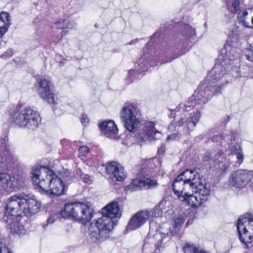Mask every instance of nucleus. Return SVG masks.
I'll list each match as a JSON object with an SVG mask.
<instances>
[{
  "label": "nucleus",
  "instance_id": "f257e3e1",
  "mask_svg": "<svg viewBox=\"0 0 253 253\" xmlns=\"http://www.w3.org/2000/svg\"><path fill=\"white\" fill-rule=\"evenodd\" d=\"M153 165L150 160H145L143 162L138 170L136 178L132 179L128 185V190H147L157 188V181L150 176L152 173Z\"/></svg>",
  "mask_w": 253,
  "mask_h": 253
},
{
  "label": "nucleus",
  "instance_id": "f03ea898",
  "mask_svg": "<svg viewBox=\"0 0 253 253\" xmlns=\"http://www.w3.org/2000/svg\"><path fill=\"white\" fill-rule=\"evenodd\" d=\"M93 211L89 203L75 202L65 204L60 214L63 218H73L84 224L91 219Z\"/></svg>",
  "mask_w": 253,
  "mask_h": 253
},
{
  "label": "nucleus",
  "instance_id": "7ed1b4c3",
  "mask_svg": "<svg viewBox=\"0 0 253 253\" xmlns=\"http://www.w3.org/2000/svg\"><path fill=\"white\" fill-rule=\"evenodd\" d=\"M235 49L230 44L226 43L224 45V47L221 49V53L223 56L222 61L220 63L216 62L213 67L210 74H209L206 80H208L211 83H213L215 86L220 85V90L221 87L225 84L227 83V81H220L225 75H226L228 66L227 65V60L228 59L232 60L231 56V50Z\"/></svg>",
  "mask_w": 253,
  "mask_h": 253
},
{
  "label": "nucleus",
  "instance_id": "20e7f679",
  "mask_svg": "<svg viewBox=\"0 0 253 253\" xmlns=\"http://www.w3.org/2000/svg\"><path fill=\"white\" fill-rule=\"evenodd\" d=\"M113 229V222L105 216L93 220L88 229V235L93 242H103L106 240Z\"/></svg>",
  "mask_w": 253,
  "mask_h": 253
},
{
  "label": "nucleus",
  "instance_id": "39448f33",
  "mask_svg": "<svg viewBox=\"0 0 253 253\" xmlns=\"http://www.w3.org/2000/svg\"><path fill=\"white\" fill-rule=\"evenodd\" d=\"M120 115L125 127L130 132L136 131L140 123V113L136 104L126 103Z\"/></svg>",
  "mask_w": 253,
  "mask_h": 253
},
{
  "label": "nucleus",
  "instance_id": "423d86ee",
  "mask_svg": "<svg viewBox=\"0 0 253 253\" xmlns=\"http://www.w3.org/2000/svg\"><path fill=\"white\" fill-rule=\"evenodd\" d=\"M237 229L240 241L248 246L253 240V218L251 214L241 216L237 223Z\"/></svg>",
  "mask_w": 253,
  "mask_h": 253
},
{
  "label": "nucleus",
  "instance_id": "0eeeda50",
  "mask_svg": "<svg viewBox=\"0 0 253 253\" xmlns=\"http://www.w3.org/2000/svg\"><path fill=\"white\" fill-rule=\"evenodd\" d=\"M17 203L19 207L17 208V217L36 213L39 211L41 206L40 203L28 195L17 196Z\"/></svg>",
  "mask_w": 253,
  "mask_h": 253
},
{
  "label": "nucleus",
  "instance_id": "6e6552de",
  "mask_svg": "<svg viewBox=\"0 0 253 253\" xmlns=\"http://www.w3.org/2000/svg\"><path fill=\"white\" fill-rule=\"evenodd\" d=\"M208 80H204L198 86L195 92L194 97L198 103H207L212 96L215 93L220 92V85L215 86Z\"/></svg>",
  "mask_w": 253,
  "mask_h": 253
},
{
  "label": "nucleus",
  "instance_id": "1a4fd4ad",
  "mask_svg": "<svg viewBox=\"0 0 253 253\" xmlns=\"http://www.w3.org/2000/svg\"><path fill=\"white\" fill-rule=\"evenodd\" d=\"M172 115V114L170 115L171 117L174 118L173 123H170L169 126V129L170 130L173 129L174 124H176L178 126H185L187 127V130L192 131L194 129L201 118V113L199 111H197L192 117L189 116L187 118L185 117V115L177 114L174 116Z\"/></svg>",
  "mask_w": 253,
  "mask_h": 253
},
{
  "label": "nucleus",
  "instance_id": "9d476101",
  "mask_svg": "<svg viewBox=\"0 0 253 253\" xmlns=\"http://www.w3.org/2000/svg\"><path fill=\"white\" fill-rule=\"evenodd\" d=\"M35 84L38 90L39 94L42 98L48 103H55L53 93V85L50 81L44 78H39Z\"/></svg>",
  "mask_w": 253,
  "mask_h": 253
},
{
  "label": "nucleus",
  "instance_id": "9b49d317",
  "mask_svg": "<svg viewBox=\"0 0 253 253\" xmlns=\"http://www.w3.org/2000/svg\"><path fill=\"white\" fill-rule=\"evenodd\" d=\"M253 171L247 169H239L232 173L230 181L237 188L244 187L253 178Z\"/></svg>",
  "mask_w": 253,
  "mask_h": 253
},
{
  "label": "nucleus",
  "instance_id": "f8f14e48",
  "mask_svg": "<svg viewBox=\"0 0 253 253\" xmlns=\"http://www.w3.org/2000/svg\"><path fill=\"white\" fill-rule=\"evenodd\" d=\"M31 173L33 183L36 186L35 189H37L39 187L41 190H44L42 187V180L44 181V176L42 174H45L47 177L51 176L52 174L54 175V172L52 170L46 167L41 166L34 167Z\"/></svg>",
  "mask_w": 253,
  "mask_h": 253
},
{
  "label": "nucleus",
  "instance_id": "ddd939ff",
  "mask_svg": "<svg viewBox=\"0 0 253 253\" xmlns=\"http://www.w3.org/2000/svg\"><path fill=\"white\" fill-rule=\"evenodd\" d=\"M151 212L148 210L141 211L136 213L129 220L127 229L135 230L142 226L150 216Z\"/></svg>",
  "mask_w": 253,
  "mask_h": 253
},
{
  "label": "nucleus",
  "instance_id": "4468645a",
  "mask_svg": "<svg viewBox=\"0 0 253 253\" xmlns=\"http://www.w3.org/2000/svg\"><path fill=\"white\" fill-rule=\"evenodd\" d=\"M106 170L107 172L111 175V178H115L116 180L121 181L126 176L124 168L116 162H112L107 164Z\"/></svg>",
  "mask_w": 253,
  "mask_h": 253
},
{
  "label": "nucleus",
  "instance_id": "2eb2a0df",
  "mask_svg": "<svg viewBox=\"0 0 253 253\" xmlns=\"http://www.w3.org/2000/svg\"><path fill=\"white\" fill-rule=\"evenodd\" d=\"M121 215V213L120 212L119 205L117 202L113 201L102 209V216H105L109 218L111 222H113V225H114V222L112 219L120 218Z\"/></svg>",
  "mask_w": 253,
  "mask_h": 253
},
{
  "label": "nucleus",
  "instance_id": "dca6fc26",
  "mask_svg": "<svg viewBox=\"0 0 253 253\" xmlns=\"http://www.w3.org/2000/svg\"><path fill=\"white\" fill-rule=\"evenodd\" d=\"M102 133L107 137L113 139L118 138V128L113 121H105L99 125Z\"/></svg>",
  "mask_w": 253,
  "mask_h": 253
},
{
  "label": "nucleus",
  "instance_id": "f3484780",
  "mask_svg": "<svg viewBox=\"0 0 253 253\" xmlns=\"http://www.w3.org/2000/svg\"><path fill=\"white\" fill-rule=\"evenodd\" d=\"M155 123L154 122H149L146 124L145 129L143 133L139 134L140 139L141 141H146L147 140H152L156 138V135H160V132L157 130L154 127Z\"/></svg>",
  "mask_w": 253,
  "mask_h": 253
},
{
  "label": "nucleus",
  "instance_id": "a211bd4d",
  "mask_svg": "<svg viewBox=\"0 0 253 253\" xmlns=\"http://www.w3.org/2000/svg\"><path fill=\"white\" fill-rule=\"evenodd\" d=\"M5 219L7 225V228L11 233H16V211L14 207H11L10 203L7 204L5 208Z\"/></svg>",
  "mask_w": 253,
  "mask_h": 253
},
{
  "label": "nucleus",
  "instance_id": "6ab92c4d",
  "mask_svg": "<svg viewBox=\"0 0 253 253\" xmlns=\"http://www.w3.org/2000/svg\"><path fill=\"white\" fill-rule=\"evenodd\" d=\"M27 116L29 120V129L35 130L39 126L41 121L40 114L38 111L31 107L27 108Z\"/></svg>",
  "mask_w": 253,
  "mask_h": 253
},
{
  "label": "nucleus",
  "instance_id": "aec40b11",
  "mask_svg": "<svg viewBox=\"0 0 253 253\" xmlns=\"http://www.w3.org/2000/svg\"><path fill=\"white\" fill-rule=\"evenodd\" d=\"M173 192L180 200L187 202L189 204L194 205L197 204L196 195H195V193H193V191H192V193L186 192L184 191H173Z\"/></svg>",
  "mask_w": 253,
  "mask_h": 253
},
{
  "label": "nucleus",
  "instance_id": "412c9836",
  "mask_svg": "<svg viewBox=\"0 0 253 253\" xmlns=\"http://www.w3.org/2000/svg\"><path fill=\"white\" fill-rule=\"evenodd\" d=\"M50 178L48 179L49 180L50 190H59L62 188V190H65L67 188L68 183L64 182L61 178L58 177L55 174H51Z\"/></svg>",
  "mask_w": 253,
  "mask_h": 253
},
{
  "label": "nucleus",
  "instance_id": "4be33fe9",
  "mask_svg": "<svg viewBox=\"0 0 253 253\" xmlns=\"http://www.w3.org/2000/svg\"><path fill=\"white\" fill-rule=\"evenodd\" d=\"M17 125L21 127L29 128L27 108L17 110Z\"/></svg>",
  "mask_w": 253,
  "mask_h": 253
},
{
  "label": "nucleus",
  "instance_id": "5701e85b",
  "mask_svg": "<svg viewBox=\"0 0 253 253\" xmlns=\"http://www.w3.org/2000/svg\"><path fill=\"white\" fill-rule=\"evenodd\" d=\"M184 178V184H189L190 188L198 189L197 182L196 181V175L194 171L191 169H186L183 172Z\"/></svg>",
  "mask_w": 253,
  "mask_h": 253
},
{
  "label": "nucleus",
  "instance_id": "b1692460",
  "mask_svg": "<svg viewBox=\"0 0 253 253\" xmlns=\"http://www.w3.org/2000/svg\"><path fill=\"white\" fill-rule=\"evenodd\" d=\"M10 16L6 12L0 13V38H1L7 31L9 25Z\"/></svg>",
  "mask_w": 253,
  "mask_h": 253
},
{
  "label": "nucleus",
  "instance_id": "393cba45",
  "mask_svg": "<svg viewBox=\"0 0 253 253\" xmlns=\"http://www.w3.org/2000/svg\"><path fill=\"white\" fill-rule=\"evenodd\" d=\"M186 217V215L184 213L175 216L174 217L173 224L172 225L173 229L171 230L170 232L171 235H174L179 231L185 221Z\"/></svg>",
  "mask_w": 253,
  "mask_h": 253
},
{
  "label": "nucleus",
  "instance_id": "a878e982",
  "mask_svg": "<svg viewBox=\"0 0 253 253\" xmlns=\"http://www.w3.org/2000/svg\"><path fill=\"white\" fill-rule=\"evenodd\" d=\"M8 137L5 136L3 139L0 140V170L5 168L4 161H6V159H4L5 155V151L6 150L7 141Z\"/></svg>",
  "mask_w": 253,
  "mask_h": 253
},
{
  "label": "nucleus",
  "instance_id": "bb28decb",
  "mask_svg": "<svg viewBox=\"0 0 253 253\" xmlns=\"http://www.w3.org/2000/svg\"><path fill=\"white\" fill-rule=\"evenodd\" d=\"M230 151L232 155L237 157V163L240 165L244 160V155L241 146L239 143H236L230 147Z\"/></svg>",
  "mask_w": 253,
  "mask_h": 253
},
{
  "label": "nucleus",
  "instance_id": "cd10ccee",
  "mask_svg": "<svg viewBox=\"0 0 253 253\" xmlns=\"http://www.w3.org/2000/svg\"><path fill=\"white\" fill-rule=\"evenodd\" d=\"M181 29H183L182 31V34L183 36L186 37L190 41H191L195 38V30L189 25H183L181 27Z\"/></svg>",
  "mask_w": 253,
  "mask_h": 253
},
{
  "label": "nucleus",
  "instance_id": "c85d7f7f",
  "mask_svg": "<svg viewBox=\"0 0 253 253\" xmlns=\"http://www.w3.org/2000/svg\"><path fill=\"white\" fill-rule=\"evenodd\" d=\"M26 167L19 164L17 165V181H21V183L24 182L27 176L25 172Z\"/></svg>",
  "mask_w": 253,
  "mask_h": 253
},
{
  "label": "nucleus",
  "instance_id": "c756f323",
  "mask_svg": "<svg viewBox=\"0 0 253 253\" xmlns=\"http://www.w3.org/2000/svg\"><path fill=\"white\" fill-rule=\"evenodd\" d=\"M240 0H231L227 4L228 10L232 13H237L240 9Z\"/></svg>",
  "mask_w": 253,
  "mask_h": 253
},
{
  "label": "nucleus",
  "instance_id": "7c9ffc66",
  "mask_svg": "<svg viewBox=\"0 0 253 253\" xmlns=\"http://www.w3.org/2000/svg\"><path fill=\"white\" fill-rule=\"evenodd\" d=\"M167 234L163 233L162 234L160 232H156L153 238L156 240V242L155 243V246L156 247L155 252L157 253V251L159 252L160 251L159 249L160 246L161 245L162 242V239H164L166 237Z\"/></svg>",
  "mask_w": 253,
  "mask_h": 253
},
{
  "label": "nucleus",
  "instance_id": "2f4dec72",
  "mask_svg": "<svg viewBox=\"0 0 253 253\" xmlns=\"http://www.w3.org/2000/svg\"><path fill=\"white\" fill-rule=\"evenodd\" d=\"M248 12L244 10L243 12H240L238 13V20L240 24H242L247 28H252V26L250 25L249 23L247 20V16Z\"/></svg>",
  "mask_w": 253,
  "mask_h": 253
},
{
  "label": "nucleus",
  "instance_id": "473e14b6",
  "mask_svg": "<svg viewBox=\"0 0 253 253\" xmlns=\"http://www.w3.org/2000/svg\"><path fill=\"white\" fill-rule=\"evenodd\" d=\"M183 250L184 253H206L197 248L195 245L190 244H186Z\"/></svg>",
  "mask_w": 253,
  "mask_h": 253
},
{
  "label": "nucleus",
  "instance_id": "72a5a7b5",
  "mask_svg": "<svg viewBox=\"0 0 253 253\" xmlns=\"http://www.w3.org/2000/svg\"><path fill=\"white\" fill-rule=\"evenodd\" d=\"M194 97H190L187 104L180 103L179 105V107L183 109L184 111H189L191 109L192 107L194 106V104H196V102L194 100Z\"/></svg>",
  "mask_w": 253,
  "mask_h": 253
},
{
  "label": "nucleus",
  "instance_id": "f704fd0d",
  "mask_svg": "<svg viewBox=\"0 0 253 253\" xmlns=\"http://www.w3.org/2000/svg\"><path fill=\"white\" fill-rule=\"evenodd\" d=\"M42 193L51 198H56L65 194V191H42Z\"/></svg>",
  "mask_w": 253,
  "mask_h": 253
},
{
  "label": "nucleus",
  "instance_id": "c9c22d12",
  "mask_svg": "<svg viewBox=\"0 0 253 253\" xmlns=\"http://www.w3.org/2000/svg\"><path fill=\"white\" fill-rule=\"evenodd\" d=\"M12 181V177L8 173L2 172V169L0 170V182L9 184Z\"/></svg>",
  "mask_w": 253,
  "mask_h": 253
},
{
  "label": "nucleus",
  "instance_id": "e433bc0d",
  "mask_svg": "<svg viewBox=\"0 0 253 253\" xmlns=\"http://www.w3.org/2000/svg\"><path fill=\"white\" fill-rule=\"evenodd\" d=\"M77 173L83 179L84 182L90 184L92 182V177L88 174H85L83 173L81 169H77Z\"/></svg>",
  "mask_w": 253,
  "mask_h": 253
},
{
  "label": "nucleus",
  "instance_id": "4c0bfd02",
  "mask_svg": "<svg viewBox=\"0 0 253 253\" xmlns=\"http://www.w3.org/2000/svg\"><path fill=\"white\" fill-rule=\"evenodd\" d=\"M242 26L236 25L234 29L233 30V35L237 37H240L241 35H244L245 31L246 30L245 26H244L242 24H241Z\"/></svg>",
  "mask_w": 253,
  "mask_h": 253
},
{
  "label": "nucleus",
  "instance_id": "58836bf2",
  "mask_svg": "<svg viewBox=\"0 0 253 253\" xmlns=\"http://www.w3.org/2000/svg\"><path fill=\"white\" fill-rule=\"evenodd\" d=\"M167 202L166 201L162 200L159 203V205L156 206L154 209L155 210L159 211H158V215H159V213L161 211V212H166L168 210L166 209V205H167Z\"/></svg>",
  "mask_w": 253,
  "mask_h": 253
},
{
  "label": "nucleus",
  "instance_id": "ea45409f",
  "mask_svg": "<svg viewBox=\"0 0 253 253\" xmlns=\"http://www.w3.org/2000/svg\"><path fill=\"white\" fill-rule=\"evenodd\" d=\"M214 152L213 151H210L205 153L203 157V161L205 162H209L211 161L213 162V159L215 157H213ZM215 159H216L215 158Z\"/></svg>",
  "mask_w": 253,
  "mask_h": 253
},
{
  "label": "nucleus",
  "instance_id": "a19ab883",
  "mask_svg": "<svg viewBox=\"0 0 253 253\" xmlns=\"http://www.w3.org/2000/svg\"><path fill=\"white\" fill-rule=\"evenodd\" d=\"M64 182L67 183L66 181H71L73 178V175L69 170H64L61 173Z\"/></svg>",
  "mask_w": 253,
  "mask_h": 253
},
{
  "label": "nucleus",
  "instance_id": "79ce46f5",
  "mask_svg": "<svg viewBox=\"0 0 253 253\" xmlns=\"http://www.w3.org/2000/svg\"><path fill=\"white\" fill-rule=\"evenodd\" d=\"M89 149L86 146H81L79 149V157H85L86 155L88 153Z\"/></svg>",
  "mask_w": 253,
  "mask_h": 253
},
{
  "label": "nucleus",
  "instance_id": "37998d69",
  "mask_svg": "<svg viewBox=\"0 0 253 253\" xmlns=\"http://www.w3.org/2000/svg\"><path fill=\"white\" fill-rule=\"evenodd\" d=\"M65 20H61L55 22L52 26L53 29H62L65 28Z\"/></svg>",
  "mask_w": 253,
  "mask_h": 253
},
{
  "label": "nucleus",
  "instance_id": "c03bdc74",
  "mask_svg": "<svg viewBox=\"0 0 253 253\" xmlns=\"http://www.w3.org/2000/svg\"><path fill=\"white\" fill-rule=\"evenodd\" d=\"M214 152V155L213 157L216 158V159H213V161H218V162H222L224 159L223 157V152L221 150H218L217 152L216 151H213Z\"/></svg>",
  "mask_w": 253,
  "mask_h": 253
},
{
  "label": "nucleus",
  "instance_id": "a18cd8bd",
  "mask_svg": "<svg viewBox=\"0 0 253 253\" xmlns=\"http://www.w3.org/2000/svg\"><path fill=\"white\" fill-rule=\"evenodd\" d=\"M226 137H227L226 134L223 133H219L212 136L211 138V140L212 142H217L224 139Z\"/></svg>",
  "mask_w": 253,
  "mask_h": 253
},
{
  "label": "nucleus",
  "instance_id": "49530a36",
  "mask_svg": "<svg viewBox=\"0 0 253 253\" xmlns=\"http://www.w3.org/2000/svg\"><path fill=\"white\" fill-rule=\"evenodd\" d=\"M184 182V178L183 174V172L178 175L174 179V181L172 185V190H175L176 187V184L180 182Z\"/></svg>",
  "mask_w": 253,
  "mask_h": 253
},
{
  "label": "nucleus",
  "instance_id": "de8ad7c7",
  "mask_svg": "<svg viewBox=\"0 0 253 253\" xmlns=\"http://www.w3.org/2000/svg\"><path fill=\"white\" fill-rule=\"evenodd\" d=\"M245 56L250 61L253 62V50L251 48L246 49L245 52Z\"/></svg>",
  "mask_w": 253,
  "mask_h": 253
},
{
  "label": "nucleus",
  "instance_id": "09e8293b",
  "mask_svg": "<svg viewBox=\"0 0 253 253\" xmlns=\"http://www.w3.org/2000/svg\"><path fill=\"white\" fill-rule=\"evenodd\" d=\"M0 253H12V251L4 244L0 242Z\"/></svg>",
  "mask_w": 253,
  "mask_h": 253
},
{
  "label": "nucleus",
  "instance_id": "8fccbe9b",
  "mask_svg": "<svg viewBox=\"0 0 253 253\" xmlns=\"http://www.w3.org/2000/svg\"><path fill=\"white\" fill-rule=\"evenodd\" d=\"M17 227L18 228V229L17 230V234H19V235H23L26 234V230L23 225H19L18 226H17Z\"/></svg>",
  "mask_w": 253,
  "mask_h": 253
},
{
  "label": "nucleus",
  "instance_id": "3c124183",
  "mask_svg": "<svg viewBox=\"0 0 253 253\" xmlns=\"http://www.w3.org/2000/svg\"><path fill=\"white\" fill-rule=\"evenodd\" d=\"M13 54V51L11 50V49H10L7 50L6 52H4L3 54L0 55V57L6 59L7 57H11Z\"/></svg>",
  "mask_w": 253,
  "mask_h": 253
},
{
  "label": "nucleus",
  "instance_id": "603ef678",
  "mask_svg": "<svg viewBox=\"0 0 253 253\" xmlns=\"http://www.w3.org/2000/svg\"><path fill=\"white\" fill-rule=\"evenodd\" d=\"M210 194V192L208 193H203L201 194L199 198V201L201 204L206 202L208 200V196Z\"/></svg>",
  "mask_w": 253,
  "mask_h": 253
},
{
  "label": "nucleus",
  "instance_id": "864d4df0",
  "mask_svg": "<svg viewBox=\"0 0 253 253\" xmlns=\"http://www.w3.org/2000/svg\"><path fill=\"white\" fill-rule=\"evenodd\" d=\"M65 23H66L65 28L68 29L73 28L76 25V24L74 22H71L68 20H65Z\"/></svg>",
  "mask_w": 253,
  "mask_h": 253
},
{
  "label": "nucleus",
  "instance_id": "5fc2aeb1",
  "mask_svg": "<svg viewBox=\"0 0 253 253\" xmlns=\"http://www.w3.org/2000/svg\"><path fill=\"white\" fill-rule=\"evenodd\" d=\"M210 191H195V195H196V200H197V204H201V203L199 201L200 196L201 194L203 193H208Z\"/></svg>",
  "mask_w": 253,
  "mask_h": 253
},
{
  "label": "nucleus",
  "instance_id": "6e6d98bb",
  "mask_svg": "<svg viewBox=\"0 0 253 253\" xmlns=\"http://www.w3.org/2000/svg\"><path fill=\"white\" fill-rule=\"evenodd\" d=\"M88 121L89 119L86 115L84 114L82 116L81 122L83 125L85 126L86 124L88 123Z\"/></svg>",
  "mask_w": 253,
  "mask_h": 253
},
{
  "label": "nucleus",
  "instance_id": "4d7b16f0",
  "mask_svg": "<svg viewBox=\"0 0 253 253\" xmlns=\"http://www.w3.org/2000/svg\"><path fill=\"white\" fill-rule=\"evenodd\" d=\"M223 168L222 169L221 171V175H224L225 174V173L227 172L228 170V166H226L225 164L223 165Z\"/></svg>",
  "mask_w": 253,
  "mask_h": 253
},
{
  "label": "nucleus",
  "instance_id": "13d9d810",
  "mask_svg": "<svg viewBox=\"0 0 253 253\" xmlns=\"http://www.w3.org/2000/svg\"><path fill=\"white\" fill-rule=\"evenodd\" d=\"M135 75V76L138 75V73L135 72L134 70H131L128 72V77L131 80V76Z\"/></svg>",
  "mask_w": 253,
  "mask_h": 253
},
{
  "label": "nucleus",
  "instance_id": "bf43d9fd",
  "mask_svg": "<svg viewBox=\"0 0 253 253\" xmlns=\"http://www.w3.org/2000/svg\"><path fill=\"white\" fill-rule=\"evenodd\" d=\"M178 134H179L178 133H173L171 135H169L167 137V140L174 139L178 136Z\"/></svg>",
  "mask_w": 253,
  "mask_h": 253
},
{
  "label": "nucleus",
  "instance_id": "052dcab7",
  "mask_svg": "<svg viewBox=\"0 0 253 253\" xmlns=\"http://www.w3.org/2000/svg\"><path fill=\"white\" fill-rule=\"evenodd\" d=\"M54 222V220L51 217H49L47 219V223L46 224V226H47L48 224H52Z\"/></svg>",
  "mask_w": 253,
  "mask_h": 253
},
{
  "label": "nucleus",
  "instance_id": "680f3d73",
  "mask_svg": "<svg viewBox=\"0 0 253 253\" xmlns=\"http://www.w3.org/2000/svg\"><path fill=\"white\" fill-rule=\"evenodd\" d=\"M193 222V219H189L186 223V225L187 226L188 225L192 224Z\"/></svg>",
  "mask_w": 253,
  "mask_h": 253
},
{
  "label": "nucleus",
  "instance_id": "e2e57ef3",
  "mask_svg": "<svg viewBox=\"0 0 253 253\" xmlns=\"http://www.w3.org/2000/svg\"><path fill=\"white\" fill-rule=\"evenodd\" d=\"M13 115H14V113L13 114ZM11 116L12 117L11 118H9V121L11 122H15V120H14V117L13 116V114H11Z\"/></svg>",
  "mask_w": 253,
  "mask_h": 253
},
{
  "label": "nucleus",
  "instance_id": "0e129e2a",
  "mask_svg": "<svg viewBox=\"0 0 253 253\" xmlns=\"http://www.w3.org/2000/svg\"><path fill=\"white\" fill-rule=\"evenodd\" d=\"M224 119L225 122V124H226L230 120V118L229 116H227Z\"/></svg>",
  "mask_w": 253,
  "mask_h": 253
},
{
  "label": "nucleus",
  "instance_id": "69168bd1",
  "mask_svg": "<svg viewBox=\"0 0 253 253\" xmlns=\"http://www.w3.org/2000/svg\"><path fill=\"white\" fill-rule=\"evenodd\" d=\"M164 149H165L164 148L162 147L160 149H158V151L159 153H160V152L163 153V152H164Z\"/></svg>",
  "mask_w": 253,
  "mask_h": 253
},
{
  "label": "nucleus",
  "instance_id": "338daca9",
  "mask_svg": "<svg viewBox=\"0 0 253 253\" xmlns=\"http://www.w3.org/2000/svg\"><path fill=\"white\" fill-rule=\"evenodd\" d=\"M16 201V196L14 195L11 197V199L10 201V202H11L12 201Z\"/></svg>",
  "mask_w": 253,
  "mask_h": 253
},
{
  "label": "nucleus",
  "instance_id": "774afa93",
  "mask_svg": "<svg viewBox=\"0 0 253 253\" xmlns=\"http://www.w3.org/2000/svg\"><path fill=\"white\" fill-rule=\"evenodd\" d=\"M170 61H171L170 60H166V61H164L161 62V64H162L163 63H167L168 62H170Z\"/></svg>",
  "mask_w": 253,
  "mask_h": 253
}]
</instances>
